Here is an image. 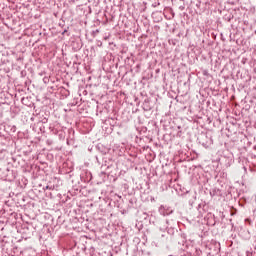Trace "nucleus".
Instances as JSON below:
<instances>
[{"label": "nucleus", "instance_id": "f257e3e1", "mask_svg": "<svg viewBox=\"0 0 256 256\" xmlns=\"http://www.w3.org/2000/svg\"><path fill=\"white\" fill-rule=\"evenodd\" d=\"M198 141L202 147H205V149H209V147L213 145V139L207 136V134H201L198 137Z\"/></svg>", "mask_w": 256, "mask_h": 256}, {"label": "nucleus", "instance_id": "f03ea898", "mask_svg": "<svg viewBox=\"0 0 256 256\" xmlns=\"http://www.w3.org/2000/svg\"><path fill=\"white\" fill-rule=\"evenodd\" d=\"M159 213L165 217L167 215H171L173 213V209H171V207L161 205L159 207Z\"/></svg>", "mask_w": 256, "mask_h": 256}, {"label": "nucleus", "instance_id": "7ed1b4c3", "mask_svg": "<svg viewBox=\"0 0 256 256\" xmlns=\"http://www.w3.org/2000/svg\"><path fill=\"white\" fill-rule=\"evenodd\" d=\"M231 215H232V216H233V215H237V209L232 208V210H231Z\"/></svg>", "mask_w": 256, "mask_h": 256}, {"label": "nucleus", "instance_id": "20e7f679", "mask_svg": "<svg viewBox=\"0 0 256 256\" xmlns=\"http://www.w3.org/2000/svg\"><path fill=\"white\" fill-rule=\"evenodd\" d=\"M45 189H49V190L51 191V190L55 189V186H49V185H47V186L44 188V190H45Z\"/></svg>", "mask_w": 256, "mask_h": 256}, {"label": "nucleus", "instance_id": "39448f33", "mask_svg": "<svg viewBox=\"0 0 256 256\" xmlns=\"http://www.w3.org/2000/svg\"><path fill=\"white\" fill-rule=\"evenodd\" d=\"M182 135H183V131L179 130V131L177 132V137H182Z\"/></svg>", "mask_w": 256, "mask_h": 256}, {"label": "nucleus", "instance_id": "423d86ee", "mask_svg": "<svg viewBox=\"0 0 256 256\" xmlns=\"http://www.w3.org/2000/svg\"><path fill=\"white\" fill-rule=\"evenodd\" d=\"M47 121H48L47 118H43V119L41 120V123H47Z\"/></svg>", "mask_w": 256, "mask_h": 256}, {"label": "nucleus", "instance_id": "0eeeda50", "mask_svg": "<svg viewBox=\"0 0 256 256\" xmlns=\"http://www.w3.org/2000/svg\"><path fill=\"white\" fill-rule=\"evenodd\" d=\"M65 33H67V29H65V30L62 32V35H65Z\"/></svg>", "mask_w": 256, "mask_h": 256}, {"label": "nucleus", "instance_id": "6e6552de", "mask_svg": "<svg viewBox=\"0 0 256 256\" xmlns=\"http://www.w3.org/2000/svg\"><path fill=\"white\" fill-rule=\"evenodd\" d=\"M129 203H130L131 205H133V199H130V200H129Z\"/></svg>", "mask_w": 256, "mask_h": 256}, {"label": "nucleus", "instance_id": "1a4fd4ad", "mask_svg": "<svg viewBox=\"0 0 256 256\" xmlns=\"http://www.w3.org/2000/svg\"><path fill=\"white\" fill-rule=\"evenodd\" d=\"M184 244H185V240L182 241V245H184Z\"/></svg>", "mask_w": 256, "mask_h": 256}, {"label": "nucleus", "instance_id": "9d476101", "mask_svg": "<svg viewBox=\"0 0 256 256\" xmlns=\"http://www.w3.org/2000/svg\"><path fill=\"white\" fill-rule=\"evenodd\" d=\"M178 129H181V126H178Z\"/></svg>", "mask_w": 256, "mask_h": 256}]
</instances>
